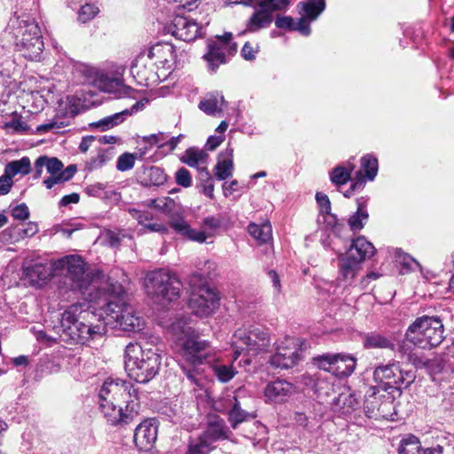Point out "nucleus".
<instances>
[{"instance_id":"3","label":"nucleus","mask_w":454,"mask_h":454,"mask_svg":"<svg viewBox=\"0 0 454 454\" xmlns=\"http://www.w3.org/2000/svg\"><path fill=\"white\" fill-rule=\"evenodd\" d=\"M106 285L107 291L98 289L90 294V301L106 314V324L115 323L114 327L126 332L142 330L145 321L130 305L125 303L122 286L116 281Z\"/></svg>"},{"instance_id":"50","label":"nucleus","mask_w":454,"mask_h":454,"mask_svg":"<svg viewBox=\"0 0 454 454\" xmlns=\"http://www.w3.org/2000/svg\"><path fill=\"white\" fill-rule=\"evenodd\" d=\"M99 12V8L94 4H85L78 12V20L86 23L92 20Z\"/></svg>"},{"instance_id":"16","label":"nucleus","mask_w":454,"mask_h":454,"mask_svg":"<svg viewBox=\"0 0 454 454\" xmlns=\"http://www.w3.org/2000/svg\"><path fill=\"white\" fill-rule=\"evenodd\" d=\"M168 32L184 42L195 40L200 33L198 23L189 17L176 15L168 26Z\"/></svg>"},{"instance_id":"40","label":"nucleus","mask_w":454,"mask_h":454,"mask_svg":"<svg viewBox=\"0 0 454 454\" xmlns=\"http://www.w3.org/2000/svg\"><path fill=\"white\" fill-rule=\"evenodd\" d=\"M213 442L200 434L197 438L191 439L187 454H209L215 449Z\"/></svg>"},{"instance_id":"58","label":"nucleus","mask_w":454,"mask_h":454,"mask_svg":"<svg viewBox=\"0 0 454 454\" xmlns=\"http://www.w3.org/2000/svg\"><path fill=\"white\" fill-rule=\"evenodd\" d=\"M316 200L320 207L321 214L329 213V211H331V202L326 194L317 192Z\"/></svg>"},{"instance_id":"25","label":"nucleus","mask_w":454,"mask_h":454,"mask_svg":"<svg viewBox=\"0 0 454 454\" xmlns=\"http://www.w3.org/2000/svg\"><path fill=\"white\" fill-rule=\"evenodd\" d=\"M139 105V102H136L132 106L131 109H125L110 116H106L98 121L90 123V126L98 129L101 131L112 129L123 122L127 116H129L134 112H137L138 110Z\"/></svg>"},{"instance_id":"53","label":"nucleus","mask_w":454,"mask_h":454,"mask_svg":"<svg viewBox=\"0 0 454 454\" xmlns=\"http://www.w3.org/2000/svg\"><path fill=\"white\" fill-rule=\"evenodd\" d=\"M4 129L15 133H24L29 130L27 124L21 118L16 116L4 124Z\"/></svg>"},{"instance_id":"10","label":"nucleus","mask_w":454,"mask_h":454,"mask_svg":"<svg viewBox=\"0 0 454 454\" xmlns=\"http://www.w3.org/2000/svg\"><path fill=\"white\" fill-rule=\"evenodd\" d=\"M231 346L236 360L243 352L255 356L268 351L270 339L269 333L260 327L240 328L234 333Z\"/></svg>"},{"instance_id":"51","label":"nucleus","mask_w":454,"mask_h":454,"mask_svg":"<svg viewBox=\"0 0 454 454\" xmlns=\"http://www.w3.org/2000/svg\"><path fill=\"white\" fill-rule=\"evenodd\" d=\"M135 160L136 155L134 153H124L118 157L116 168L121 172L128 171L134 167Z\"/></svg>"},{"instance_id":"28","label":"nucleus","mask_w":454,"mask_h":454,"mask_svg":"<svg viewBox=\"0 0 454 454\" xmlns=\"http://www.w3.org/2000/svg\"><path fill=\"white\" fill-rule=\"evenodd\" d=\"M375 253V247L364 236H359L352 240V244L347 254L356 256L360 262H364L367 258L372 257Z\"/></svg>"},{"instance_id":"22","label":"nucleus","mask_w":454,"mask_h":454,"mask_svg":"<svg viewBox=\"0 0 454 454\" xmlns=\"http://www.w3.org/2000/svg\"><path fill=\"white\" fill-rule=\"evenodd\" d=\"M256 7L246 24V31L250 33H255L268 27L273 21V15L267 8L258 5Z\"/></svg>"},{"instance_id":"41","label":"nucleus","mask_w":454,"mask_h":454,"mask_svg":"<svg viewBox=\"0 0 454 454\" xmlns=\"http://www.w3.org/2000/svg\"><path fill=\"white\" fill-rule=\"evenodd\" d=\"M249 234L261 243H266L271 239L272 230L269 222L262 224L250 223L248 225Z\"/></svg>"},{"instance_id":"23","label":"nucleus","mask_w":454,"mask_h":454,"mask_svg":"<svg viewBox=\"0 0 454 454\" xmlns=\"http://www.w3.org/2000/svg\"><path fill=\"white\" fill-rule=\"evenodd\" d=\"M170 226L180 235H183L190 240L203 243L208 237H212L211 232L198 231L191 228V226L183 218L172 219L169 223Z\"/></svg>"},{"instance_id":"18","label":"nucleus","mask_w":454,"mask_h":454,"mask_svg":"<svg viewBox=\"0 0 454 454\" xmlns=\"http://www.w3.org/2000/svg\"><path fill=\"white\" fill-rule=\"evenodd\" d=\"M158 427L154 420H145L140 423L134 432V442L144 451L153 449L157 440Z\"/></svg>"},{"instance_id":"31","label":"nucleus","mask_w":454,"mask_h":454,"mask_svg":"<svg viewBox=\"0 0 454 454\" xmlns=\"http://www.w3.org/2000/svg\"><path fill=\"white\" fill-rule=\"evenodd\" d=\"M275 25L278 28H285L291 31H298L302 35L308 36L311 33L310 26L304 18H300L297 22L290 16L278 15Z\"/></svg>"},{"instance_id":"46","label":"nucleus","mask_w":454,"mask_h":454,"mask_svg":"<svg viewBox=\"0 0 454 454\" xmlns=\"http://www.w3.org/2000/svg\"><path fill=\"white\" fill-rule=\"evenodd\" d=\"M6 231L10 232V236L14 241H19L25 238L33 237L38 232V226L36 223L33 222H29L26 224L24 228H12L6 230Z\"/></svg>"},{"instance_id":"26","label":"nucleus","mask_w":454,"mask_h":454,"mask_svg":"<svg viewBox=\"0 0 454 454\" xmlns=\"http://www.w3.org/2000/svg\"><path fill=\"white\" fill-rule=\"evenodd\" d=\"M325 9V0H304L297 4L300 18H304L310 26Z\"/></svg>"},{"instance_id":"55","label":"nucleus","mask_w":454,"mask_h":454,"mask_svg":"<svg viewBox=\"0 0 454 454\" xmlns=\"http://www.w3.org/2000/svg\"><path fill=\"white\" fill-rule=\"evenodd\" d=\"M370 392L371 393H367V398L364 402V408L367 410V412L370 413L368 416L370 418H372L376 416V414H374L375 409H377L378 411L380 410V407H376V405L374 404V400H376L375 395L377 393V387H371Z\"/></svg>"},{"instance_id":"42","label":"nucleus","mask_w":454,"mask_h":454,"mask_svg":"<svg viewBox=\"0 0 454 454\" xmlns=\"http://www.w3.org/2000/svg\"><path fill=\"white\" fill-rule=\"evenodd\" d=\"M421 443L418 437L410 434L403 437L398 447L399 454H420Z\"/></svg>"},{"instance_id":"47","label":"nucleus","mask_w":454,"mask_h":454,"mask_svg":"<svg viewBox=\"0 0 454 454\" xmlns=\"http://www.w3.org/2000/svg\"><path fill=\"white\" fill-rule=\"evenodd\" d=\"M214 374L222 382L230 381L237 373V371L230 364H215L213 366Z\"/></svg>"},{"instance_id":"1","label":"nucleus","mask_w":454,"mask_h":454,"mask_svg":"<svg viewBox=\"0 0 454 454\" xmlns=\"http://www.w3.org/2000/svg\"><path fill=\"white\" fill-rule=\"evenodd\" d=\"M169 331L174 336L177 355L187 364H181L182 371L192 383L200 386L202 375L197 366L213 358L214 348L209 341L201 340L183 317L173 322Z\"/></svg>"},{"instance_id":"20","label":"nucleus","mask_w":454,"mask_h":454,"mask_svg":"<svg viewBox=\"0 0 454 454\" xmlns=\"http://www.w3.org/2000/svg\"><path fill=\"white\" fill-rule=\"evenodd\" d=\"M294 387L284 380H278L267 384L264 395L269 402L283 403L293 393Z\"/></svg>"},{"instance_id":"4","label":"nucleus","mask_w":454,"mask_h":454,"mask_svg":"<svg viewBox=\"0 0 454 454\" xmlns=\"http://www.w3.org/2000/svg\"><path fill=\"white\" fill-rule=\"evenodd\" d=\"M95 315L89 311H82L81 305L74 304L66 309L61 317L60 325L57 327L59 341L66 344H85L90 340L97 339L106 333L103 324L92 325L84 322Z\"/></svg>"},{"instance_id":"9","label":"nucleus","mask_w":454,"mask_h":454,"mask_svg":"<svg viewBox=\"0 0 454 454\" xmlns=\"http://www.w3.org/2000/svg\"><path fill=\"white\" fill-rule=\"evenodd\" d=\"M145 287L154 302L165 305L179 298L182 283L175 273L160 269L146 275Z\"/></svg>"},{"instance_id":"19","label":"nucleus","mask_w":454,"mask_h":454,"mask_svg":"<svg viewBox=\"0 0 454 454\" xmlns=\"http://www.w3.org/2000/svg\"><path fill=\"white\" fill-rule=\"evenodd\" d=\"M206 429L200 434L213 443L228 439L231 434L223 419L216 414H210L207 418Z\"/></svg>"},{"instance_id":"48","label":"nucleus","mask_w":454,"mask_h":454,"mask_svg":"<svg viewBox=\"0 0 454 454\" xmlns=\"http://www.w3.org/2000/svg\"><path fill=\"white\" fill-rule=\"evenodd\" d=\"M146 205L163 213H169L175 206V201L169 197H161L147 200Z\"/></svg>"},{"instance_id":"30","label":"nucleus","mask_w":454,"mask_h":454,"mask_svg":"<svg viewBox=\"0 0 454 454\" xmlns=\"http://www.w3.org/2000/svg\"><path fill=\"white\" fill-rule=\"evenodd\" d=\"M53 267L47 263L35 262L24 268V275L33 285L50 279Z\"/></svg>"},{"instance_id":"39","label":"nucleus","mask_w":454,"mask_h":454,"mask_svg":"<svg viewBox=\"0 0 454 454\" xmlns=\"http://www.w3.org/2000/svg\"><path fill=\"white\" fill-rule=\"evenodd\" d=\"M167 181V175L160 167L152 166L144 170L143 183L145 185H161Z\"/></svg>"},{"instance_id":"14","label":"nucleus","mask_w":454,"mask_h":454,"mask_svg":"<svg viewBox=\"0 0 454 454\" xmlns=\"http://www.w3.org/2000/svg\"><path fill=\"white\" fill-rule=\"evenodd\" d=\"M301 360L299 344L292 338H286L276 348V352L269 360L274 368L289 369L295 366Z\"/></svg>"},{"instance_id":"21","label":"nucleus","mask_w":454,"mask_h":454,"mask_svg":"<svg viewBox=\"0 0 454 454\" xmlns=\"http://www.w3.org/2000/svg\"><path fill=\"white\" fill-rule=\"evenodd\" d=\"M233 169V149L228 146L218 154L214 174L218 180H225L232 176Z\"/></svg>"},{"instance_id":"56","label":"nucleus","mask_w":454,"mask_h":454,"mask_svg":"<svg viewBox=\"0 0 454 454\" xmlns=\"http://www.w3.org/2000/svg\"><path fill=\"white\" fill-rule=\"evenodd\" d=\"M12 215L17 220H27L29 217L27 206L25 203L17 205L12 209Z\"/></svg>"},{"instance_id":"7","label":"nucleus","mask_w":454,"mask_h":454,"mask_svg":"<svg viewBox=\"0 0 454 454\" xmlns=\"http://www.w3.org/2000/svg\"><path fill=\"white\" fill-rule=\"evenodd\" d=\"M55 269L67 270V278L72 281L73 286L79 289L83 294H95L98 289L107 291V283H114L109 278L105 279L99 272L89 270L85 262L79 255H67L55 262Z\"/></svg>"},{"instance_id":"44","label":"nucleus","mask_w":454,"mask_h":454,"mask_svg":"<svg viewBox=\"0 0 454 454\" xmlns=\"http://www.w3.org/2000/svg\"><path fill=\"white\" fill-rule=\"evenodd\" d=\"M355 168V165L351 162H348L347 167L338 166L332 170L331 181L336 185L345 184L349 179L352 171Z\"/></svg>"},{"instance_id":"32","label":"nucleus","mask_w":454,"mask_h":454,"mask_svg":"<svg viewBox=\"0 0 454 454\" xmlns=\"http://www.w3.org/2000/svg\"><path fill=\"white\" fill-rule=\"evenodd\" d=\"M44 167L50 176L44 179L43 184L47 189H51L55 184H59L61 170L64 168L63 163L56 157L43 156Z\"/></svg>"},{"instance_id":"24","label":"nucleus","mask_w":454,"mask_h":454,"mask_svg":"<svg viewBox=\"0 0 454 454\" xmlns=\"http://www.w3.org/2000/svg\"><path fill=\"white\" fill-rule=\"evenodd\" d=\"M362 170L356 172V181L351 184L350 190L362 189L364 187V180L362 178V171L369 180H373L378 173V160L371 154H367L361 159Z\"/></svg>"},{"instance_id":"52","label":"nucleus","mask_w":454,"mask_h":454,"mask_svg":"<svg viewBox=\"0 0 454 454\" xmlns=\"http://www.w3.org/2000/svg\"><path fill=\"white\" fill-rule=\"evenodd\" d=\"M290 4V0H260L258 6L267 8L271 13L277 11L286 10Z\"/></svg>"},{"instance_id":"63","label":"nucleus","mask_w":454,"mask_h":454,"mask_svg":"<svg viewBox=\"0 0 454 454\" xmlns=\"http://www.w3.org/2000/svg\"><path fill=\"white\" fill-rule=\"evenodd\" d=\"M62 122L58 121H50L45 124H42L36 127L35 133L42 134L46 133L53 129H60L62 128Z\"/></svg>"},{"instance_id":"35","label":"nucleus","mask_w":454,"mask_h":454,"mask_svg":"<svg viewBox=\"0 0 454 454\" xmlns=\"http://www.w3.org/2000/svg\"><path fill=\"white\" fill-rule=\"evenodd\" d=\"M208 157L206 151L197 147H190L186 149L180 160L191 168L199 169V168L207 165Z\"/></svg>"},{"instance_id":"5","label":"nucleus","mask_w":454,"mask_h":454,"mask_svg":"<svg viewBox=\"0 0 454 454\" xmlns=\"http://www.w3.org/2000/svg\"><path fill=\"white\" fill-rule=\"evenodd\" d=\"M6 31L12 35L15 49L24 58L38 60L43 54L44 43L42 32L35 20L28 15H14L7 25Z\"/></svg>"},{"instance_id":"59","label":"nucleus","mask_w":454,"mask_h":454,"mask_svg":"<svg viewBox=\"0 0 454 454\" xmlns=\"http://www.w3.org/2000/svg\"><path fill=\"white\" fill-rule=\"evenodd\" d=\"M109 160V157L107 153L104 151L98 152L96 157H93L90 159V168L91 169H95L98 168L102 167L107 160Z\"/></svg>"},{"instance_id":"15","label":"nucleus","mask_w":454,"mask_h":454,"mask_svg":"<svg viewBox=\"0 0 454 454\" xmlns=\"http://www.w3.org/2000/svg\"><path fill=\"white\" fill-rule=\"evenodd\" d=\"M241 389H239L233 395H228L226 402V409L228 421L233 429H236L241 423L250 421L256 418V413L254 411H248L245 401L240 400L239 394Z\"/></svg>"},{"instance_id":"6","label":"nucleus","mask_w":454,"mask_h":454,"mask_svg":"<svg viewBox=\"0 0 454 454\" xmlns=\"http://www.w3.org/2000/svg\"><path fill=\"white\" fill-rule=\"evenodd\" d=\"M161 356L156 347H142L137 343H129L124 353V367L128 376L137 383H147L160 371Z\"/></svg>"},{"instance_id":"61","label":"nucleus","mask_w":454,"mask_h":454,"mask_svg":"<svg viewBox=\"0 0 454 454\" xmlns=\"http://www.w3.org/2000/svg\"><path fill=\"white\" fill-rule=\"evenodd\" d=\"M106 185L102 183H96L86 187V192L90 196L101 197L104 194Z\"/></svg>"},{"instance_id":"17","label":"nucleus","mask_w":454,"mask_h":454,"mask_svg":"<svg viewBox=\"0 0 454 454\" xmlns=\"http://www.w3.org/2000/svg\"><path fill=\"white\" fill-rule=\"evenodd\" d=\"M155 67L154 61L145 50L141 51L132 62L130 72L137 80L138 83L148 85L150 82L155 81Z\"/></svg>"},{"instance_id":"12","label":"nucleus","mask_w":454,"mask_h":454,"mask_svg":"<svg viewBox=\"0 0 454 454\" xmlns=\"http://www.w3.org/2000/svg\"><path fill=\"white\" fill-rule=\"evenodd\" d=\"M313 364L321 370L342 378L352 374L356 360L349 355L327 353L314 357Z\"/></svg>"},{"instance_id":"27","label":"nucleus","mask_w":454,"mask_h":454,"mask_svg":"<svg viewBox=\"0 0 454 454\" xmlns=\"http://www.w3.org/2000/svg\"><path fill=\"white\" fill-rule=\"evenodd\" d=\"M203 58L210 71L215 73L220 65L226 62L225 47H223V43L220 42H209L207 51Z\"/></svg>"},{"instance_id":"54","label":"nucleus","mask_w":454,"mask_h":454,"mask_svg":"<svg viewBox=\"0 0 454 454\" xmlns=\"http://www.w3.org/2000/svg\"><path fill=\"white\" fill-rule=\"evenodd\" d=\"M176 183L184 187L188 188L192 186V175L190 171L185 168H180L175 174Z\"/></svg>"},{"instance_id":"45","label":"nucleus","mask_w":454,"mask_h":454,"mask_svg":"<svg viewBox=\"0 0 454 454\" xmlns=\"http://www.w3.org/2000/svg\"><path fill=\"white\" fill-rule=\"evenodd\" d=\"M31 171V163L28 157H22L19 160H13L5 167V172L12 177L17 174L27 175Z\"/></svg>"},{"instance_id":"33","label":"nucleus","mask_w":454,"mask_h":454,"mask_svg":"<svg viewBox=\"0 0 454 454\" xmlns=\"http://www.w3.org/2000/svg\"><path fill=\"white\" fill-rule=\"evenodd\" d=\"M225 104L223 96L217 92H211L200 102L199 108L208 115H215L223 111V106Z\"/></svg>"},{"instance_id":"43","label":"nucleus","mask_w":454,"mask_h":454,"mask_svg":"<svg viewBox=\"0 0 454 454\" xmlns=\"http://www.w3.org/2000/svg\"><path fill=\"white\" fill-rule=\"evenodd\" d=\"M395 257L398 263L401 265V273L405 274L410 271H414L417 268L419 269V263L410 254L404 253L402 249L396 248Z\"/></svg>"},{"instance_id":"64","label":"nucleus","mask_w":454,"mask_h":454,"mask_svg":"<svg viewBox=\"0 0 454 454\" xmlns=\"http://www.w3.org/2000/svg\"><path fill=\"white\" fill-rule=\"evenodd\" d=\"M257 52V49H254L252 44L247 42L242 50L241 55L246 60H252L255 59V54Z\"/></svg>"},{"instance_id":"13","label":"nucleus","mask_w":454,"mask_h":454,"mask_svg":"<svg viewBox=\"0 0 454 454\" xmlns=\"http://www.w3.org/2000/svg\"><path fill=\"white\" fill-rule=\"evenodd\" d=\"M220 305L218 292L209 286H202L194 292L189 301V308L199 317H207L216 311Z\"/></svg>"},{"instance_id":"34","label":"nucleus","mask_w":454,"mask_h":454,"mask_svg":"<svg viewBox=\"0 0 454 454\" xmlns=\"http://www.w3.org/2000/svg\"><path fill=\"white\" fill-rule=\"evenodd\" d=\"M145 51L156 66L159 64L164 66L173 59L174 55V48L169 43H157Z\"/></svg>"},{"instance_id":"37","label":"nucleus","mask_w":454,"mask_h":454,"mask_svg":"<svg viewBox=\"0 0 454 454\" xmlns=\"http://www.w3.org/2000/svg\"><path fill=\"white\" fill-rule=\"evenodd\" d=\"M15 70V62L9 56V52L3 45H0V82H5L12 77Z\"/></svg>"},{"instance_id":"36","label":"nucleus","mask_w":454,"mask_h":454,"mask_svg":"<svg viewBox=\"0 0 454 454\" xmlns=\"http://www.w3.org/2000/svg\"><path fill=\"white\" fill-rule=\"evenodd\" d=\"M357 209L348 219V225L353 231H360L364 228V223L367 221L369 215L366 209V200L359 198L356 200Z\"/></svg>"},{"instance_id":"62","label":"nucleus","mask_w":454,"mask_h":454,"mask_svg":"<svg viewBox=\"0 0 454 454\" xmlns=\"http://www.w3.org/2000/svg\"><path fill=\"white\" fill-rule=\"evenodd\" d=\"M268 278H270V280L272 284V286L274 288V294H278V295L280 294V293L282 291V287H281L280 278H279V276L278 275V273L273 270H269Z\"/></svg>"},{"instance_id":"2","label":"nucleus","mask_w":454,"mask_h":454,"mask_svg":"<svg viewBox=\"0 0 454 454\" xmlns=\"http://www.w3.org/2000/svg\"><path fill=\"white\" fill-rule=\"evenodd\" d=\"M99 407L114 426L127 425L137 415V389L122 380H107L99 389Z\"/></svg>"},{"instance_id":"29","label":"nucleus","mask_w":454,"mask_h":454,"mask_svg":"<svg viewBox=\"0 0 454 454\" xmlns=\"http://www.w3.org/2000/svg\"><path fill=\"white\" fill-rule=\"evenodd\" d=\"M340 274L343 280L351 281L360 271L362 262L356 256H351L347 253L339 257Z\"/></svg>"},{"instance_id":"11","label":"nucleus","mask_w":454,"mask_h":454,"mask_svg":"<svg viewBox=\"0 0 454 454\" xmlns=\"http://www.w3.org/2000/svg\"><path fill=\"white\" fill-rule=\"evenodd\" d=\"M415 372L411 370L403 371L398 362L380 364L373 371V380L385 385L384 389L407 388L415 380Z\"/></svg>"},{"instance_id":"57","label":"nucleus","mask_w":454,"mask_h":454,"mask_svg":"<svg viewBox=\"0 0 454 454\" xmlns=\"http://www.w3.org/2000/svg\"><path fill=\"white\" fill-rule=\"evenodd\" d=\"M132 217L136 219L139 224L145 226L149 221L153 219V214L146 211H139L132 209L129 211Z\"/></svg>"},{"instance_id":"8","label":"nucleus","mask_w":454,"mask_h":454,"mask_svg":"<svg viewBox=\"0 0 454 454\" xmlns=\"http://www.w3.org/2000/svg\"><path fill=\"white\" fill-rule=\"evenodd\" d=\"M443 333L444 326L439 317L423 316L408 327L405 339L419 348L430 349L442 342Z\"/></svg>"},{"instance_id":"60","label":"nucleus","mask_w":454,"mask_h":454,"mask_svg":"<svg viewBox=\"0 0 454 454\" xmlns=\"http://www.w3.org/2000/svg\"><path fill=\"white\" fill-rule=\"evenodd\" d=\"M12 184V176L4 172V175L0 176V195L7 194L10 192Z\"/></svg>"},{"instance_id":"38","label":"nucleus","mask_w":454,"mask_h":454,"mask_svg":"<svg viewBox=\"0 0 454 454\" xmlns=\"http://www.w3.org/2000/svg\"><path fill=\"white\" fill-rule=\"evenodd\" d=\"M364 347L366 348L394 349L395 345L388 338L377 333H370L364 337Z\"/></svg>"},{"instance_id":"49","label":"nucleus","mask_w":454,"mask_h":454,"mask_svg":"<svg viewBox=\"0 0 454 454\" xmlns=\"http://www.w3.org/2000/svg\"><path fill=\"white\" fill-rule=\"evenodd\" d=\"M102 89L107 92H115L120 91L124 95H129L131 89L129 87L125 86L121 80L116 78H106L104 81V85Z\"/></svg>"}]
</instances>
